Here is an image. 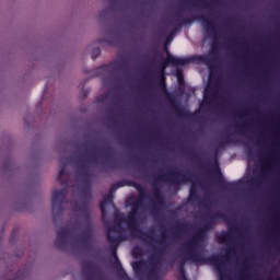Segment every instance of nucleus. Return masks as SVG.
Here are the masks:
<instances>
[{"mask_svg": "<svg viewBox=\"0 0 280 280\" xmlns=\"http://www.w3.org/2000/svg\"><path fill=\"white\" fill-rule=\"evenodd\" d=\"M108 202H113V196H108L101 202L100 208L102 215H106V205H108Z\"/></svg>", "mask_w": 280, "mask_h": 280, "instance_id": "obj_1", "label": "nucleus"}, {"mask_svg": "<svg viewBox=\"0 0 280 280\" xmlns=\"http://www.w3.org/2000/svg\"><path fill=\"white\" fill-rule=\"evenodd\" d=\"M167 63L168 65H185V61H183L176 57L168 56Z\"/></svg>", "mask_w": 280, "mask_h": 280, "instance_id": "obj_2", "label": "nucleus"}, {"mask_svg": "<svg viewBox=\"0 0 280 280\" xmlns=\"http://www.w3.org/2000/svg\"><path fill=\"white\" fill-rule=\"evenodd\" d=\"M60 196H62V192H60V191H57V192H55L54 194V202H56V200H58V198H60Z\"/></svg>", "mask_w": 280, "mask_h": 280, "instance_id": "obj_3", "label": "nucleus"}]
</instances>
